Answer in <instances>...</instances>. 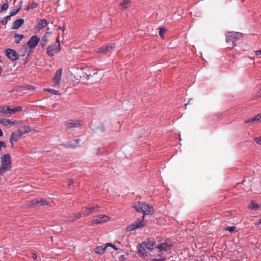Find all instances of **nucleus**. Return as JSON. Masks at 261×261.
Listing matches in <instances>:
<instances>
[{"mask_svg": "<svg viewBox=\"0 0 261 261\" xmlns=\"http://www.w3.org/2000/svg\"><path fill=\"white\" fill-rule=\"evenodd\" d=\"M135 209L139 212H142L144 215H152L154 213V210L152 206L144 202H139L138 205L134 206Z\"/></svg>", "mask_w": 261, "mask_h": 261, "instance_id": "nucleus-1", "label": "nucleus"}, {"mask_svg": "<svg viewBox=\"0 0 261 261\" xmlns=\"http://www.w3.org/2000/svg\"><path fill=\"white\" fill-rule=\"evenodd\" d=\"M144 219V216H143L141 219H139L137 220L134 221L133 223L126 227V230L130 231L136 229L144 227L145 225Z\"/></svg>", "mask_w": 261, "mask_h": 261, "instance_id": "nucleus-2", "label": "nucleus"}, {"mask_svg": "<svg viewBox=\"0 0 261 261\" xmlns=\"http://www.w3.org/2000/svg\"><path fill=\"white\" fill-rule=\"evenodd\" d=\"M61 46L60 43L58 38L57 42L55 44L49 45L47 47V53L48 56L50 57H53L55 55V54L58 53L61 50Z\"/></svg>", "mask_w": 261, "mask_h": 261, "instance_id": "nucleus-3", "label": "nucleus"}, {"mask_svg": "<svg viewBox=\"0 0 261 261\" xmlns=\"http://www.w3.org/2000/svg\"><path fill=\"white\" fill-rule=\"evenodd\" d=\"M2 166L5 170L11 169V158L9 154H5L1 158Z\"/></svg>", "mask_w": 261, "mask_h": 261, "instance_id": "nucleus-4", "label": "nucleus"}, {"mask_svg": "<svg viewBox=\"0 0 261 261\" xmlns=\"http://www.w3.org/2000/svg\"><path fill=\"white\" fill-rule=\"evenodd\" d=\"M49 202L44 199L39 198L32 200L30 201V206L36 207L42 205H48Z\"/></svg>", "mask_w": 261, "mask_h": 261, "instance_id": "nucleus-5", "label": "nucleus"}, {"mask_svg": "<svg viewBox=\"0 0 261 261\" xmlns=\"http://www.w3.org/2000/svg\"><path fill=\"white\" fill-rule=\"evenodd\" d=\"M23 135V133H22V131L20 130V129H18L11 134L10 142H11L12 146L13 145V141H17Z\"/></svg>", "mask_w": 261, "mask_h": 261, "instance_id": "nucleus-6", "label": "nucleus"}, {"mask_svg": "<svg viewBox=\"0 0 261 261\" xmlns=\"http://www.w3.org/2000/svg\"><path fill=\"white\" fill-rule=\"evenodd\" d=\"M40 38L36 35L32 36L28 42L27 45L31 49H34L38 45Z\"/></svg>", "mask_w": 261, "mask_h": 261, "instance_id": "nucleus-7", "label": "nucleus"}, {"mask_svg": "<svg viewBox=\"0 0 261 261\" xmlns=\"http://www.w3.org/2000/svg\"><path fill=\"white\" fill-rule=\"evenodd\" d=\"M109 217L107 215H100L94 217L92 223L94 224H100L109 221Z\"/></svg>", "mask_w": 261, "mask_h": 261, "instance_id": "nucleus-8", "label": "nucleus"}, {"mask_svg": "<svg viewBox=\"0 0 261 261\" xmlns=\"http://www.w3.org/2000/svg\"><path fill=\"white\" fill-rule=\"evenodd\" d=\"M81 125V121L76 120H68L65 122V125L67 128L79 127Z\"/></svg>", "mask_w": 261, "mask_h": 261, "instance_id": "nucleus-9", "label": "nucleus"}, {"mask_svg": "<svg viewBox=\"0 0 261 261\" xmlns=\"http://www.w3.org/2000/svg\"><path fill=\"white\" fill-rule=\"evenodd\" d=\"M6 55L9 59L12 61L18 59V56L15 50L12 49L8 48L6 50Z\"/></svg>", "mask_w": 261, "mask_h": 261, "instance_id": "nucleus-10", "label": "nucleus"}, {"mask_svg": "<svg viewBox=\"0 0 261 261\" xmlns=\"http://www.w3.org/2000/svg\"><path fill=\"white\" fill-rule=\"evenodd\" d=\"M62 73V69H59L56 71L55 75L53 79L55 86H59L60 82L61 79Z\"/></svg>", "mask_w": 261, "mask_h": 261, "instance_id": "nucleus-11", "label": "nucleus"}, {"mask_svg": "<svg viewBox=\"0 0 261 261\" xmlns=\"http://www.w3.org/2000/svg\"><path fill=\"white\" fill-rule=\"evenodd\" d=\"M114 47L115 45L113 44H109L107 46H103L99 49L98 51H97V53L105 54L109 51L111 49L113 48Z\"/></svg>", "mask_w": 261, "mask_h": 261, "instance_id": "nucleus-12", "label": "nucleus"}, {"mask_svg": "<svg viewBox=\"0 0 261 261\" xmlns=\"http://www.w3.org/2000/svg\"><path fill=\"white\" fill-rule=\"evenodd\" d=\"M233 32H227L225 34V40L227 42H232V47L236 46V44L234 43V41L235 40Z\"/></svg>", "mask_w": 261, "mask_h": 261, "instance_id": "nucleus-13", "label": "nucleus"}, {"mask_svg": "<svg viewBox=\"0 0 261 261\" xmlns=\"http://www.w3.org/2000/svg\"><path fill=\"white\" fill-rule=\"evenodd\" d=\"M139 252L140 253V256H147V248L145 247V242H143L141 244H139V247H138Z\"/></svg>", "mask_w": 261, "mask_h": 261, "instance_id": "nucleus-14", "label": "nucleus"}, {"mask_svg": "<svg viewBox=\"0 0 261 261\" xmlns=\"http://www.w3.org/2000/svg\"><path fill=\"white\" fill-rule=\"evenodd\" d=\"M172 247V245L171 244H168L167 243H163L159 244L158 246V248L159 249V250L160 251H167Z\"/></svg>", "mask_w": 261, "mask_h": 261, "instance_id": "nucleus-15", "label": "nucleus"}, {"mask_svg": "<svg viewBox=\"0 0 261 261\" xmlns=\"http://www.w3.org/2000/svg\"><path fill=\"white\" fill-rule=\"evenodd\" d=\"M10 107L7 106H1L0 107V116H9Z\"/></svg>", "mask_w": 261, "mask_h": 261, "instance_id": "nucleus-16", "label": "nucleus"}, {"mask_svg": "<svg viewBox=\"0 0 261 261\" xmlns=\"http://www.w3.org/2000/svg\"><path fill=\"white\" fill-rule=\"evenodd\" d=\"M145 247L149 250H152L154 245L155 244V241L153 239H149L147 242H145Z\"/></svg>", "mask_w": 261, "mask_h": 261, "instance_id": "nucleus-17", "label": "nucleus"}, {"mask_svg": "<svg viewBox=\"0 0 261 261\" xmlns=\"http://www.w3.org/2000/svg\"><path fill=\"white\" fill-rule=\"evenodd\" d=\"M24 20L22 18L16 20L13 23L12 28L13 29H17L19 28L23 23Z\"/></svg>", "mask_w": 261, "mask_h": 261, "instance_id": "nucleus-18", "label": "nucleus"}, {"mask_svg": "<svg viewBox=\"0 0 261 261\" xmlns=\"http://www.w3.org/2000/svg\"><path fill=\"white\" fill-rule=\"evenodd\" d=\"M130 5L129 0H122L120 4L119 7L121 10H124L128 8Z\"/></svg>", "mask_w": 261, "mask_h": 261, "instance_id": "nucleus-19", "label": "nucleus"}, {"mask_svg": "<svg viewBox=\"0 0 261 261\" xmlns=\"http://www.w3.org/2000/svg\"><path fill=\"white\" fill-rule=\"evenodd\" d=\"M107 244L98 246L95 249V253L99 254H102L107 248Z\"/></svg>", "mask_w": 261, "mask_h": 261, "instance_id": "nucleus-20", "label": "nucleus"}, {"mask_svg": "<svg viewBox=\"0 0 261 261\" xmlns=\"http://www.w3.org/2000/svg\"><path fill=\"white\" fill-rule=\"evenodd\" d=\"M82 216V213H76L71 214L68 217V219L70 221H74L77 219L80 218Z\"/></svg>", "mask_w": 261, "mask_h": 261, "instance_id": "nucleus-21", "label": "nucleus"}, {"mask_svg": "<svg viewBox=\"0 0 261 261\" xmlns=\"http://www.w3.org/2000/svg\"><path fill=\"white\" fill-rule=\"evenodd\" d=\"M47 24V22L46 19H41L37 24V27L39 29H41L45 28Z\"/></svg>", "mask_w": 261, "mask_h": 261, "instance_id": "nucleus-22", "label": "nucleus"}, {"mask_svg": "<svg viewBox=\"0 0 261 261\" xmlns=\"http://www.w3.org/2000/svg\"><path fill=\"white\" fill-rule=\"evenodd\" d=\"M1 123L5 126H11L13 125L14 124V122L13 121H12L10 120H8V119H3L2 120H1Z\"/></svg>", "mask_w": 261, "mask_h": 261, "instance_id": "nucleus-23", "label": "nucleus"}, {"mask_svg": "<svg viewBox=\"0 0 261 261\" xmlns=\"http://www.w3.org/2000/svg\"><path fill=\"white\" fill-rule=\"evenodd\" d=\"M14 37L15 39V42L18 44L20 43V41L24 38V36L23 35L15 34L14 35Z\"/></svg>", "mask_w": 261, "mask_h": 261, "instance_id": "nucleus-24", "label": "nucleus"}, {"mask_svg": "<svg viewBox=\"0 0 261 261\" xmlns=\"http://www.w3.org/2000/svg\"><path fill=\"white\" fill-rule=\"evenodd\" d=\"M22 110V107L21 106L17 107L15 108L11 109L10 108V111H9V115H12L13 114H14L16 112H20Z\"/></svg>", "mask_w": 261, "mask_h": 261, "instance_id": "nucleus-25", "label": "nucleus"}, {"mask_svg": "<svg viewBox=\"0 0 261 261\" xmlns=\"http://www.w3.org/2000/svg\"><path fill=\"white\" fill-rule=\"evenodd\" d=\"M249 207L251 210H257L259 208V206L258 204L255 202L254 201H251Z\"/></svg>", "mask_w": 261, "mask_h": 261, "instance_id": "nucleus-26", "label": "nucleus"}, {"mask_svg": "<svg viewBox=\"0 0 261 261\" xmlns=\"http://www.w3.org/2000/svg\"><path fill=\"white\" fill-rule=\"evenodd\" d=\"M100 207V206L98 205H93L92 206L89 207V212L91 213H93L97 211Z\"/></svg>", "mask_w": 261, "mask_h": 261, "instance_id": "nucleus-27", "label": "nucleus"}, {"mask_svg": "<svg viewBox=\"0 0 261 261\" xmlns=\"http://www.w3.org/2000/svg\"><path fill=\"white\" fill-rule=\"evenodd\" d=\"M23 128L24 129V131H22L23 134L34 130L29 125H24Z\"/></svg>", "mask_w": 261, "mask_h": 261, "instance_id": "nucleus-28", "label": "nucleus"}, {"mask_svg": "<svg viewBox=\"0 0 261 261\" xmlns=\"http://www.w3.org/2000/svg\"><path fill=\"white\" fill-rule=\"evenodd\" d=\"M233 33L235 40L239 39L243 37V34L241 33L236 32Z\"/></svg>", "mask_w": 261, "mask_h": 261, "instance_id": "nucleus-29", "label": "nucleus"}, {"mask_svg": "<svg viewBox=\"0 0 261 261\" xmlns=\"http://www.w3.org/2000/svg\"><path fill=\"white\" fill-rule=\"evenodd\" d=\"M37 6H38V4L36 2H32L30 4H29L28 5V9H33L36 8L37 7Z\"/></svg>", "mask_w": 261, "mask_h": 261, "instance_id": "nucleus-30", "label": "nucleus"}, {"mask_svg": "<svg viewBox=\"0 0 261 261\" xmlns=\"http://www.w3.org/2000/svg\"><path fill=\"white\" fill-rule=\"evenodd\" d=\"M224 230H228L229 231H230L231 233L237 232L236 227L234 226L227 227L225 228Z\"/></svg>", "mask_w": 261, "mask_h": 261, "instance_id": "nucleus-31", "label": "nucleus"}, {"mask_svg": "<svg viewBox=\"0 0 261 261\" xmlns=\"http://www.w3.org/2000/svg\"><path fill=\"white\" fill-rule=\"evenodd\" d=\"M20 10V8H18L17 9H13L10 11V16H12L17 14Z\"/></svg>", "mask_w": 261, "mask_h": 261, "instance_id": "nucleus-32", "label": "nucleus"}, {"mask_svg": "<svg viewBox=\"0 0 261 261\" xmlns=\"http://www.w3.org/2000/svg\"><path fill=\"white\" fill-rule=\"evenodd\" d=\"M45 90L48 91L50 93H52L53 94H54L55 95L58 94V91L55 90L53 89H45Z\"/></svg>", "mask_w": 261, "mask_h": 261, "instance_id": "nucleus-33", "label": "nucleus"}, {"mask_svg": "<svg viewBox=\"0 0 261 261\" xmlns=\"http://www.w3.org/2000/svg\"><path fill=\"white\" fill-rule=\"evenodd\" d=\"M9 5L8 3H6L4 4L3 5V6L1 7V11H4L7 10L8 8Z\"/></svg>", "mask_w": 261, "mask_h": 261, "instance_id": "nucleus-34", "label": "nucleus"}, {"mask_svg": "<svg viewBox=\"0 0 261 261\" xmlns=\"http://www.w3.org/2000/svg\"><path fill=\"white\" fill-rule=\"evenodd\" d=\"M159 29H160L159 35L161 37H163L164 33L166 31V30L163 28H160Z\"/></svg>", "mask_w": 261, "mask_h": 261, "instance_id": "nucleus-35", "label": "nucleus"}, {"mask_svg": "<svg viewBox=\"0 0 261 261\" xmlns=\"http://www.w3.org/2000/svg\"><path fill=\"white\" fill-rule=\"evenodd\" d=\"M255 119L256 120V122H260L261 121V113L258 115H256L255 116Z\"/></svg>", "mask_w": 261, "mask_h": 261, "instance_id": "nucleus-36", "label": "nucleus"}, {"mask_svg": "<svg viewBox=\"0 0 261 261\" xmlns=\"http://www.w3.org/2000/svg\"><path fill=\"white\" fill-rule=\"evenodd\" d=\"M254 140L256 143L261 145V136L259 137H255L254 138Z\"/></svg>", "mask_w": 261, "mask_h": 261, "instance_id": "nucleus-37", "label": "nucleus"}, {"mask_svg": "<svg viewBox=\"0 0 261 261\" xmlns=\"http://www.w3.org/2000/svg\"><path fill=\"white\" fill-rule=\"evenodd\" d=\"M166 260L165 257H161L160 258H153L151 261H165Z\"/></svg>", "mask_w": 261, "mask_h": 261, "instance_id": "nucleus-38", "label": "nucleus"}, {"mask_svg": "<svg viewBox=\"0 0 261 261\" xmlns=\"http://www.w3.org/2000/svg\"><path fill=\"white\" fill-rule=\"evenodd\" d=\"M107 247L110 246V247H111L113 248H114L115 250H117L118 249L116 247V246H115L114 245H113V244H112V243H107Z\"/></svg>", "mask_w": 261, "mask_h": 261, "instance_id": "nucleus-39", "label": "nucleus"}, {"mask_svg": "<svg viewBox=\"0 0 261 261\" xmlns=\"http://www.w3.org/2000/svg\"><path fill=\"white\" fill-rule=\"evenodd\" d=\"M91 213L89 212V208H87L85 211H84L83 213V214L85 216V215H89L90 214H91Z\"/></svg>", "mask_w": 261, "mask_h": 261, "instance_id": "nucleus-40", "label": "nucleus"}, {"mask_svg": "<svg viewBox=\"0 0 261 261\" xmlns=\"http://www.w3.org/2000/svg\"><path fill=\"white\" fill-rule=\"evenodd\" d=\"M73 180L72 179H70L68 180V186L70 187L73 184Z\"/></svg>", "mask_w": 261, "mask_h": 261, "instance_id": "nucleus-41", "label": "nucleus"}, {"mask_svg": "<svg viewBox=\"0 0 261 261\" xmlns=\"http://www.w3.org/2000/svg\"><path fill=\"white\" fill-rule=\"evenodd\" d=\"M7 23V20L6 18H4L2 20H1V23L3 25H6Z\"/></svg>", "mask_w": 261, "mask_h": 261, "instance_id": "nucleus-42", "label": "nucleus"}, {"mask_svg": "<svg viewBox=\"0 0 261 261\" xmlns=\"http://www.w3.org/2000/svg\"><path fill=\"white\" fill-rule=\"evenodd\" d=\"M6 171L3 167H0V175H2Z\"/></svg>", "mask_w": 261, "mask_h": 261, "instance_id": "nucleus-43", "label": "nucleus"}, {"mask_svg": "<svg viewBox=\"0 0 261 261\" xmlns=\"http://www.w3.org/2000/svg\"><path fill=\"white\" fill-rule=\"evenodd\" d=\"M6 147V145H5V143L2 141H0V148L3 147L5 148Z\"/></svg>", "mask_w": 261, "mask_h": 261, "instance_id": "nucleus-44", "label": "nucleus"}, {"mask_svg": "<svg viewBox=\"0 0 261 261\" xmlns=\"http://www.w3.org/2000/svg\"><path fill=\"white\" fill-rule=\"evenodd\" d=\"M244 122H245V123H250V122H252V118H249V119H247V120H245V121H244Z\"/></svg>", "mask_w": 261, "mask_h": 261, "instance_id": "nucleus-45", "label": "nucleus"}, {"mask_svg": "<svg viewBox=\"0 0 261 261\" xmlns=\"http://www.w3.org/2000/svg\"><path fill=\"white\" fill-rule=\"evenodd\" d=\"M256 95L258 97H261V88L257 92Z\"/></svg>", "mask_w": 261, "mask_h": 261, "instance_id": "nucleus-46", "label": "nucleus"}, {"mask_svg": "<svg viewBox=\"0 0 261 261\" xmlns=\"http://www.w3.org/2000/svg\"><path fill=\"white\" fill-rule=\"evenodd\" d=\"M79 142H80V140H79V139L76 140L75 141V143H76V144H75V145H72V147H76V146L78 145V144H79Z\"/></svg>", "mask_w": 261, "mask_h": 261, "instance_id": "nucleus-47", "label": "nucleus"}, {"mask_svg": "<svg viewBox=\"0 0 261 261\" xmlns=\"http://www.w3.org/2000/svg\"><path fill=\"white\" fill-rule=\"evenodd\" d=\"M255 54L257 56L261 55V49L255 51Z\"/></svg>", "mask_w": 261, "mask_h": 261, "instance_id": "nucleus-48", "label": "nucleus"}, {"mask_svg": "<svg viewBox=\"0 0 261 261\" xmlns=\"http://www.w3.org/2000/svg\"><path fill=\"white\" fill-rule=\"evenodd\" d=\"M37 257V255L36 253H33V258L34 259H36Z\"/></svg>", "mask_w": 261, "mask_h": 261, "instance_id": "nucleus-49", "label": "nucleus"}, {"mask_svg": "<svg viewBox=\"0 0 261 261\" xmlns=\"http://www.w3.org/2000/svg\"><path fill=\"white\" fill-rule=\"evenodd\" d=\"M252 122H256V120L255 119V117L254 118H252Z\"/></svg>", "mask_w": 261, "mask_h": 261, "instance_id": "nucleus-50", "label": "nucleus"}, {"mask_svg": "<svg viewBox=\"0 0 261 261\" xmlns=\"http://www.w3.org/2000/svg\"><path fill=\"white\" fill-rule=\"evenodd\" d=\"M3 132L2 130H1V129L0 128V136H3Z\"/></svg>", "mask_w": 261, "mask_h": 261, "instance_id": "nucleus-51", "label": "nucleus"}, {"mask_svg": "<svg viewBox=\"0 0 261 261\" xmlns=\"http://www.w3.org/2000/svg\"><path fill=\"white\" fill-rule=\"evenodd\" d=\"M11 16H10V15H9V16H6V17H5L4 18H6V20H7V19H8V18H9L10 17H11Z\"/></svg>", "mask_w": 261, "mask_h": 261, "instance_id": "nucleus-52", "label": "nucleus"}, {"mask_svg": "<svg viewBox=\"0 0 261 261\" xmlns=\"http://www.w3.org/2000/svg\"><path fill=\"white\" fill-rule=\"evenodd\" d=\"M24 53H25L27 51V47L25 46H24Z\"/></svg>", "mask_w": 261, "mask_h": 261, "instance_id": "nucleus-53", "label": "nucleus"}, {"mask_svg": "<svg viewBox=\"0 0 261 261\" xmlns=\"http://www.w3.org/2000/svg\"><path fill=\"white\" fill-rule=\"evenodd\" d=\"M43 38H44L43 39L44 41L46 42L47 41L46 38L44 37H43Z\"/></svg>", "mask_w": 261, "mask_h": 261, "instance_id": "nucleus-54", "label": "nucleus"}, {"mask_svg": "<svg viewBox=\"0 0 261 261\" xmlns=\"http://www.w3.org/2000/svg\"><path fill=\"white\" fill-rule=\"evenodd\" d=\"M260 224H261V218H260V220L259 222L258 223V225H260Z\"/></svg>", "mask_w": 261, "mask_h": 261, "instance_id": "nucleus-55", "label": "nucleus"}]
</instances>
